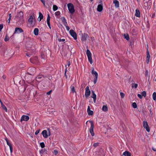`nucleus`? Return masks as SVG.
I'll return each mask as SVG.
<instances>
[{"mask_svg": "<svg viewBox=\"0 0 156 156\" xmlns=\"http://www.w3.org/2000/svg\"><path fill=\"white\" fill-rule=\"evenodd\" d=\"M36 43L32 40H28L26 43V47L28 51L26 53L27 56L30 57V55H33L36 52V47L35 45Z\"/></svg>", "mask_w": 156, "mask_h": 156, "instance_id": "obj_1", "label": "nucleus"}, {"mask_svg": "<svg viewBox=\"0 0 156 156\" xmlns=\"http://www.w3.org/2000/svg\"><path fill=\"white\" fill-rule=\"evenodd\" d=\"M0 102L1 104V107L3 108V109H4L5 112L7 111V109L5 106L3 104L2 102V101L1 100H0Z\"/></svg>", "mask_w": 156, "mask_h": 156, "instance_id": "obj_25", "label": "nucleus"}, {"mask_svg": "<svg viewBox=\"0 0 156 156\" xmlns=\"http://www.w3.org/2000/svg\"><path fill=\"white\" fill-rule=\"evenodd\" d=\"M120 96L122 98H123L125 96V94L122 92H121L120 93Z\"/></svg>", "mask_w": 156, "mask_h": 156, "instance_id": "obj_44", "label": "nucleus"}, {"mask_svg": "<svg viewBox=\"0 0 156 156\" xmlns=\"http://www.w3.org/2000/svg\"><path fill=\"white\" fill-rule=\"evenodd\" d=\"M87 112L89 115H92L93 114V112L90 110V107L89 106H88Z\"/></svg>", "mask_w": 156, "mask_h": 156, "instance_id": "obj_19", "label": "nucleus"}, {"mask_svg": "<svg viewBox=\"0 0 156 156\" xmlns=\"http://www.w3.org/2000/svg\"><path fill=\"white\" fill-rule=\"evenodd\" d=\"M152 150L153 151H156V147H152Z\"/></svg>", "mask_w": 156, "mask_h": 156, "instance_id": "obj_56", "label": "nucleus"}, {"mask_svg": "<svg viewBox=\"0 0 156 156\" xmlns=\"http://www.w3.org/2000/svg\"><path fill=\"white\" fill-rule=\"evenodd\" d=\"M9 18L8 19V20H9V22H8V23H10V21L11 19V18H12V15H11V14H9Z\"/></svg>", "mask_w": 156, "mask_h": 156, "instance_id": "obj_39", "label": "nucleus"}, {"mask_svg": "<svg viewBox=\"0 0 156 156\" xmlns=\"http://www.w3.org/2000/svg\"><path fill=\"white\" fill-rule=\"evenodd\" d=\"M102 110L105 112H106L108 111V108L107 105H103V106Z\"/></svg>", "mask_w": 156, "mask_h": 156, "instance_id": "obj_28", "label": "nucleus"}, {"mask_svg": "<svg viewBox=\"0 0 156 156\" xmlns=\"http://www.w3.org/2000/svg\"><path fill=\"white\" fill-rule=\"evenodd\" d=\"M135 16H136V17H140V11L138 9H136V13L135 14Z\"/></svg>", "mask_w": 156, "mask_h": 156, "instance_id": "obj_20", "label": "nucleus"}, {"mask_svg": "<svg viewBox=\"0 0 156 156\" xmlns=\"http://www.w3.org/2000/svg\"><path fill=\"white\" fill-rule=\"evenodd\" d=\"M137 96L140 99H141L142 98V95H141V94H137Z\"/></svg>", "mask_w": 156, "mask_h": 156, "instance_id": "obj_49", "label": "nucleus"}, {"mask_svg": "<svg viewBox=\"0 0 156 156\" xmlns=\"http://www.w3.org/2000/svg\"><path fill=\"white\" fill-rule=\"evenodd\" d=\"M69 33L71 36L75 40L77 39V35L76 32L73 30H71L69 31Z\"/></svg>", "mask_w": 156, "mask_h": 156, "instance_id": "obj_12", "label": "nucleus"}, {"mask_svg": "<svg viewBox=\"0 0 156 156\" xmlns=\"http://www.w3.org/2000/svg\"><path fill=\"white\" fill-rule=\"evenodd\" d=\"M40 130V129H38L36 131L35 133V134L36 135H37L39 133Z\"/></svg>", "mask_w": 156, "mask_h": 156, "instance_id": "obj_48", "label": "nucleus"}, {"mask_svg": "<svg viewBox=\"0 0 156 156\" xmlns=\"http://www.w3.org/2000/svg\"><path fill=\"white\" fill-rule=\"evenodd\" d=\"M99 143H94L93 145V146L94 147H96L98 146Z\"/></svg>", "mask_w": 156, "mask_h": 156, "instance_id": "obj_41", "label": "nucleus"}, {"mask_svg": "<svg viewBox=\"0 0 156 156\" xmlns=\"http://www.w3.org/2000/svg\"><path fill=\"white\" fill-rule=\"evenodd\" d=\"M66 27V29L68 30L69 31L70 29L69 27L68 26H65Z\"/></svg>", "mask_w": 156, "mask_h": 156, "instance_id": "obj_55", "label": "nucleus"}, {"mask_svg": "<svg viewBox=\"0 0 156 156\" xmlns=\"http://www.w3.org/2000/svg\"><path fill=\"white\" fill-rule=\"evenodd\" d=\"M62 21L65 26H66L67 23L66 21V20L65 17H63L62 18Z\"/></svg>", "mask_w": 156, "mask_h": 156, "instance_id": "obj_29", "label": "nucleus"}, {"mask_svg": "<svg viewBox=\"0 0 156 156\" xmlns=\"http://www.w3.org/2000/svg\"><path fill=\"white\" fill-rule=\"evenodd\" d=\"M42 134L43 136L45 138H47L48 136H50L51 134L49 130H48V133H47V130H43L42 132Z\"/></svg>", "mask_w": 156, "mask_h": 156, "instance_id": "obj_5", "label": "nucleus"}, {"mask_svg": "<svg viewBox=\"0 0 156 156\" xmlns=\"http://www.w3.org/2000/svg\"><path fill=\"white\" fill-rule=\"evenodd\" d=\"M86 54L87 55L88 60L90 64L93 63V61L91 57V53L89 49H87L86 52Z\"/></svg>", "mask_w": 156, "mask_h": 156, "instance_id": "obj_3", "label": "nucleus"}, {"mask_svg": "<svg viewBox=\"0 0 156 156\" xmlns=\"http://www.w3.org/2000/svg\"><path fill=\"white\" fill-rule=\"evenodd\" d=\"M48 25L50 29H51V27L50 26V22H47Z\"/></svg>", "mask_w": 156, "mask_h": 156, "instance_id": "obj_50", "label": "nucleus"}, {"mask_svg": "<svg viewBox=\"0 0 156 156\" xmlns=\"http://www.w3.org/2000/svg\"><path fill=\"white\" fill-rule=\"evenodd\" d=\"M33 18L32 16H30V17L28 19V22L30 23L31 25L33 24Z\"/></svg>", "mask_w": 156, "mask_h": 156, "instance_id": "obj_24", "label": "nucleus"}, {"mask_svg": "<svg viewBox=\"0 0 156 156\" xmlns=\"http://www.w3.org/2000/svg\"><path fill=\"white\" fill-rule=\"evenodd\" d=\"M144 2H151V0H144Z\"/></svg>", "mask_w": 156, "mask_h": 156, "instance_id": "obj_52", "label": "nucleus"}, {"mask_svg": "<svg viewBox=\"0 0 156 156\" xmlns=\"http://www.w3.org/2000/svg\"><path fill=\"white\" fill-rule=\"evenodd\" d=\"M23 29L19 27H16L15 28V31L12 35L11 36V37H13L14 34L16 33H21L23 32Z\"/></svg>", "mask_w": 156, "mask_h": 156, "instance_id": "obj_9", "label": "nucleus"}, {"mask_svg": "<svg viewBox=\"0 0 156 156\" xmlns=\"http://www.w3.org/2000/svg\"><path fill=\"white\" fill-rule=\"evenodd\" d=\"M151 4V2H144V6L147 8V9H148L149 7Z\"/></svg>", "mask_w": 156, "mask_h": 156, "instance_id": "obj_21", "label": "nucleus"}, {"mask_svg": "<svg viewBox=\"0 0 156 156\" xmlns=\"http://www.w3.org/2000/svg\"><path fill=\"white\" fill-rule=\"evenodd\" d=\"M60 15V12L59 11H58L55 12V16H59Z\"/></svg>", "mask_w": 156, "mask_h": 156, "instance_id": "obj_42", "label": "nucleus"}, {"mask_svg": "<svg viewBox=\"0 0 156 156\" xmlns=\"http://www.w3.org/2000/svg\"><path fill=\"white\" fill-rule=\"evenodd\" d=\"M58 41L59 42H61V41H64L65 40V39H58Z\"/></svg>", "mask_w": 156, "mask_h": 156, "instance_id": "obj_47", "label": "nucleus"}, {"mask_svg": "<svg viewBox=\"0 0 156 156\" xmlns=\"http://www.w3.org/2000/svg\"><path fill=\"white\" fill-rule=\"evenodd\" d=\"M88 37V35L84 33L82 35L81 40L83 42L85 41Z\"/></svg>", "mask_w": 156, "mask_h": 156, "instance_id": "obj_16", "label": "nucleus"}, {"mask_svg": "<svg viewBox=\"0 0 156 156\" xmlns=\"http://www.w3.org/2000/svg\"><path fill=\"white\" fill-rule=\"evenodd\" d=\"M146 55L147 57L146 58V62L147 64H148L149 62V59H150L151 56L148 49V48H147V49Z\"/></svg>", "mask_w": 156, "mask_h": 156, "instance_id": "obj_13", "label": "nucleus"}, {"mask_svg": "<svg viewBox=\"0 0 156 156\" xmlns=\"http://www.w3.org/2000/svg\"><path fill=\"white\" fill-rule=\"evenodd\" d=\"M124 37L125 39H126L128 41L129 39V35L128 34H125L124 35Z\"/></svg>", "mask_w": 156, "mask_h": 156, "instance_id": "obj_31", "label": "nucleus"}, {"mask_svg": "<svg viewBox=\"0 0 156 156\" xmlns=\"http://www.w3.org/2000/svg\"><path fill=\"white\" fill-rule=\"evenodd\" d=\"M85 86L86 85L84 83L81 84V89H83L85 87Z\"/></svg>", "mask_w": 156, "mask_h": 156, "instance_id": "obj_46", "label": "nucleus"}, {"mask_svg": "<svg viewBox=\"0 0 156 156\" xmlns=\"http://www.w3.org/2000/svg\"><path fill=\"white\" fill-rule=\"evenodd\" d=\"M29 119V117L27 115H23L21 117L20 119V122H22L23 121H27Z\"/></svg>", "mask_w": 156, "mask_h": 156, "instance_id": "obj_14", "label": "nucleus"}, {"mask_svg": "<svg viewBox=\"0 0 156 156\" xmlns=\"http://www.w3.org/2000/svg\"><path fill=\"white\" fill-rule=\"evenodd\" d=\"M3 28V25L2 24H0V31Z\"/></svg>", "mask_w": 156, "mask_h": 156, "instance_id": "obj_54", "label": "nucleus"}, {"mask_svg": "<svg viewBox=\"0 0 156 156\" xmlns=\"http://www.w3.org/2000/svg\"><path fill=\"white\" fill-rule=\"evenodd\" d=\"M43 151V150H41V151H40L41 152V151Z\"/></svg>", "mask_w": 156, "mask_h": 156, "instance_id": "obj_64", "label": "nucleus"}, {"mask_svg": "<svg viewBox=\"0 0 156 156\" xmlns=\"http://www.w3.org/2000/svg\"><path fill=\"white\" fill-rule=\"evenodd\" d=\"M39 30L37 28H35L34 30V33L35 35L37 36L38 34Z\"/></svg>", "mask_w": 156, "mask_h": 156, "instance_id": "obj_27", "label": "nucleus"}, {"mask_svg": "<svg viewBox=\"0 0 156 156\" xmlns=\"http://www.w3.org/2000/svg\"><path fill=\"white\" fill-rule=\"evenodd\" d=\"M38 18H39V21H40L41 20L43 19V15L42 13L41 12H39V16Z\"/></svg>", "mask_w": 156, "mask_h": 156, "instance_id": "obj_30", "label": "nucleus"}, {"mask_svg": "<svg viewBox=\"0 0 156 156\" xmlns=\"http://www.w3.org/2000/svg\"><path fill=\"white\" fill-rule=\"evenodd\" d=\"M41 1L43 3V4L44 6H45V0H41Z\"/></svg>", "mask_w": 156, "mask_h": 156, "instance_id": "obj_53", "label": "nucleus"}, {"mask_svg": "<svg viewBox=\"0 0 156 156\" xmlns=\"http://www.w3.org/2000/svg\"><path fill=\"white\" fill-rule=\"evenodd\" d=\"M146 93L145 91H143L141 93V94L142 96L145 97L146 96Z\"/></svg>", "mask_w": 156, "mask_h": 156, "instance_id": "obj_36", "label": "nucleus"}, {"mask_svg": "<svg viewBox=\"0 0 156 156\" xmlns=\"http://www.w3.org/2000/svg\"><path fill=\"white\" fill-rule=\"evenodd\" d=\"M40 145L41 147L42 148H43L44 147H45L44 144L43 142L41 143H40Z\"/></svg>", "mask_w": 156, "mask_h": 156, "instance_id": "obj_37", "label": "nucleus"}, {"mask_svg": "<svg viewBox=\"0 0 156 156\" xmlns=\"http://www.w3.org/2000/svg\"><path fill=\"white\" fill-rule=\"evenodd\" d=\"M131 154L129 151H126L122 154V155L124 156H131Z\"/></svg>", "mask_w": 156, "mask_h": 156, "instance_id": "obj_23", "label": "nucleus"}, {"mask_svg": "<svg viewBox=\"0 0 156 156\" xmlns=\"http://www.w3.org/2000/svg\"><path fill=\"white\" fill-rule=\"evenodd\" d=\"M150 112L151 113L152 111H151V109H150Z\"/></svg>", "mask_w": 156, "mask_h": 156, "instance_id": "obj_63", "label": "nucleus"}, {"mask_svg": "<svg viewBox=\"0 0 156 156\" xmlns=\"http://www.w3.org/2000/svg\"><path fill=\"white\" fill-rule=\"evenodd\" d=\"M53 153H54V154H55V155H56L58 154V151L56 150H55L54 151V152H53Z\"/></svg>", "mask_w": 156, "mask_h": 156, "instance_id": "obj_45", "label": "nucleus"}, {"mask_svg": "<svg viewBox=\"0 0 156 156\" xmlns=\"http://www.w3.org/2000/svg\"><path fill=\"white\" fill-rule=\"evenodd\" d=\"M5 140L6 141L7 144L9 147L10 152L11 153H12V152L13 149L11 144L9 142V141H8L7 138H5Z\"/></svg>", "mask_w": 156, "mask_h": 156, "instance_id": "obj_17", "label": "nucleus"}, {"mask_svg": "<svg viewBox=\"0 0 156 156\" xmlns=\"http://www.w3.org/2000/svg\"><path fill=\"white\" fill-rule=\"evenodd\" d=\"M152 96L153 99L156 101V93L155 92L153 93Z\"/></svg>", "mask_w": 156, "mask_h": 156, "instance_id": "obj_32", "label": "nucleus"}, {"mask_svg": "<svg viewBox=\"0 0 156 156\" xmlns=\"http://www.w3.org/2000/svg\"><path fill=\"white\" fill-rule=\"evenodd\" d=\"M137 86H138V85L137 84H135L134 85V87L135 88H136L137 87Z\"/></svg>", "mask_w": 156, "mask_h": 156, "instance_id": "obj_57", "label": "nucleus"}, {"mask_svg": "<svg viewBox=\"0 0 156 156\" xmlns=\"http://www.w3.org/2000/svg\"><path fill=\"white\" fill-rule=\"evenodd\" d=\"M143 125L144 127V128L146 129L147 131V132H149L150 131V129L149 128L147 122L146 121H144L143 122Z\"/></svg>", "mask_w": 156, "mask_h": 156, "instance_id": "obj_10", "label": "nucleus"}, {"mask_svg": "<svg viewBox=\"0 0 156 156\" xmlns=\"http://www.w3.org/2000/svg\"><path fill=\"white\" fill-rule=\"evenodd\" d=\"M92 95L91 96V97L93 98L94 99V103H96V95L95 94L93 90H92Z\"/></svg>", "mask_w": 156, "mask_h": 156, "instance_id": "obj_18", "label": "nucleus"}, {"mask_svg": "<svg viewBox=\"0 0 156 156\" xmlns=\"http://www.w3.org/2000/svg\"><path fill=\"white\" fill-rule=\"evenodd\" d=\"M50 17L49 14H48V17H47V22H50Z\"/></svg>", "mask_w": 156, "mask_h": 156, "instance_id": "obj_38", "label": "nucleus"}, {"mask_svg": "<svg viewBox=\"0 0 156 156\" xmlns=\"http://www.w3.org/2000/svg\"><path fill=\"white\" fill-rule=\"evenodd\" d=\"M91 73L93 76L94 75L95 76V77L94 78V84H95L97 82L98 79V73L96 71L94 70V68H93V69L92 70Z\"/></svg>", "mask_w": 156, "mask_h": 156, "instance_id": "obj_4", "label": "nucleus"}, {"mask_svg": "<svg viewBox=\"0 0 156 156\" xmlns=\"http://www.w3.org/2000/svg\"><path fill=\"white\" fill-rule=\"evenodd\" d=\"M70 65V62L69 61L68 62V64H67V65H68V66H69Z\"/></svg>", "mask_w": 156, "mask_h": 156, "instance_id": "obj_58", "label": "nucleus"}, {"mask_svg": "<svg viewBox=\"0 0 156 156\" xmlns=\"http://www.w3.org/2000/svg\"><path fill=\"white\" fill-rule=\"evenodd\" d=\"M23 16V13L22 12H20L17 15V17L19 18H21Z\"/></svg>", "mask_w": 156, "mask_h": 156, "instance_id": "obj_26", "label": "nucleus"}, {"mask_svg": "<svg viewBox=\"0 0 156 156\" xmlns=\"http://www.w3.org/2000/svg\"><path fill=\"white\" fill-rule=\"evenodd\" d=\"M99 3L101 4L98 5L97 10L98 12H101L103 10L102 2L101 1Z\"/></svg>", "mask_w": 156, "mask_h": 156, "instance_id": "obj_15", "label": "nucleus"}, {"mask_svg": "<svg viewBox=\"0 0 156 156\" xmlns=\"http://www.w3.org/2000/svg\"><path fill=\"white\" fill-rule=\"evenodd\" d=\"M19 66L20 68H23L25 67V65L23 63H21L19 64Z\"/></svg>", "mask_w": 156, "mask_h": 156, "instance_id": "obj_40", "label": "nucleus"}, {"mask_svg": "<svg viewBox=\"0 0 156 156\" xmlns=\"http://www.w3.org/2000/svg\"><path fill=\"white\" fill-rule=\"evenodd\" d=\"M91 124V126L90 129V132L92 136H94V125L92 121H90Z\"/></svg>", "mask_w": 156, "mask_h": 156, "instance_id": "obj_7", "label": "nucleus"}, {"mask_svg": "<svg viewBox=\"0 0 156 156\" xmlns=\"http://www.w3.org/2000/svg\"><path fill=\"white\" fill-rule=\"evenodd\" d=\"M35 71V68L33 67H30L28 69L27 73L29 75H33Z\"/></svg>", "mask_w": 156, "mask_h": 156, "instance_id": "obj_6", "label": "nucleus"}, {"mask_svg": "<svg viewBox=\"0 0 156 156\" xmlns=\"http://www.w3.org/2000/svg\"><path fill=\"white\" fill-rule=\"evenodd\" d=\"M51 92H52V90H50L47 93V94L48 95H49L51 94Z\"/></svg>", "mask_w": 156, "mask_h": 156, "instance_id": "obj_51", "label": "nucleus"}, {"mask_svg": "<svg viewBox=\"0 0 156 156\" xmlns=\"http://www.w3.org/2000/svg\"><path fill=\"white\" fill-rule=\"evenodd\" d=\"M67 6L69 12L73 14L75 11L73 5L72 4L70 3L68 4Z\"/></svg>", "mask_w": 156, "mask_h": 156, "instance_id": "obj_2", "label": "nucleus"}, {"mask_svg": "<svg viewBox=\"0 0 156 156\" xmlns=\"http://www.w3.org/2000/svg\"><path fill=\"white\" fill-rule=\"evenodd\" d=\"M67 71V68H66L65 70V74L66 73V72Z\"/></svg>", "mask_w": 156, "mask_h": 156, "instance_id": "obj_60", "label": "nucleus"}, {"mask_svg": "<svg viewBox=\"0 0 156 156\" xmlns=\"http://www.w3.org/2000/svg\"><path fill=\"white\" fill-rule=\"evenodd\" d=\"M64 74H65V76L66 77H67V75H66V74H65V73Z\"/></svg>", "mask_w": 156, "mask_h": 156, "instance_id": "obj_62", "label": "nucleus"}, {"mask_svg": "<svg viewBox=\"0 0 156 156\" xmlns=\"http://www.w3.org/2000/svg\"><path fill=\"white\" fill-rule=\"evenodd\" d=\"M71 91L73 93L75 92L74 87L71 85L70 87Z\"/></svg>", "mask_w": 156, "mask_h": 156, "instance_id": "obj_33", "label": "nucleus"}, {"mask_svg": "<svg viewBox=\"0 0 156 156\" xmlns=\"http://www.w3.org/2000/svg\"><path fill=\"white\" fill-rule=\"evenodd\" d=\"M90 94V91L88 86L85 89V96L86 98L88 97Z\"/></svg>", "mask_w": 156, "mask_h": 156, "instance_id": "obj_11", "label": "nucleus"}, {"mask_svg": "<svg viewBox=\"0 0 156 156\" xmlns=\"http://www.w3.org/2000/svg\"><path fill=\"white\" fill-rule=\"evenodd\" d=\"M30 60L31 63L36 64L38 63V59L37 56H35L33 58H30Z\"/></svg>", "mask_w": 156, "mask_h": 156, "instance_id": "obj_8", "label": "nucleus"}, {"mask_svg": "<svg viewBox=\"0 0 156 156\" xmlns=\"http://www.w3.org/2000/svg\"><path fill=\"white\" fill-rule=\"evenodd\" d=\"M41 78V77L40 76H38L37 77V79H40Z\"/></svg>", "mask_w": 156, "mask_h": 156, "instance_id": "obj_61", "label": "nucleus"}, {"mask_svg": "<svg viewBox=\"0 0 156 156\" xmlns=\"http://www.w3.org/2000/svg\"><path fill=\"white\" fill-rule=\"evenodd\" d=\"M132 106L134 108H136L137 107V105L136 102L133 103L132 104Z\"/></svg>", "mask_w": 156, "mask_h": 156, "instance_id": "obj_35", "label": "nucleus"}, {"mask_svg": "<svg viewBox=\"0 0 156 156\" xmlns=\"http://www.w3.org/2000/svg\"><path fill=\"white\" fill-rule=\"evenodd\" d=\"M113 3L115 4V6L116 8H118L119 7V4L118 1L117 0H114Z\"/></svg>", "mask_w": 156, "mask_h": 156, "instance_id": "obj_22", "label": "nucleus"}, {"mask_svg": "<svg viewBox=\"0 0 156 156\" xmlns=\"http://www.w3.org/2000/svg\"><path fill=\"white\" fill-rule=\"evenodd\" d=\"M9 39V37H8L7 35L5 36V38L4 39V41H8Z\"/></svg>", "mask_w": 156, "mask_h": 156, "instance_id": "obj_43", "label": "nucleus"}, {"mask_svg": "<svg viewBox=\"0 0 156 156\" xmlns=\"http://www.w3.org/2000/svg\"><path fill=\"white\" fill-rule=\"evenodd\" d=\"M145 73H146V75H147L148 74V71L147 70H146L145 72Z\"/></svg>", "mask_w": 156, "mask_h": 156, "instance_id": "obj_59", "label": "nucleus"}, {"mask_svg": "<svg viewBox=\"0 0 156 156\" xmlns=\"http://www.w3.org/2000/svg\"><path fill=\"white\" fill-rule=\"evenodd\" d=\"M53 11H55L57 10L58 9V7L57 6V5H53Z\"/></svg>", "mask_w": 156, "mask_h": 156, "instance_id": "obj_34", "label": "nucleus"}]
</instances>
